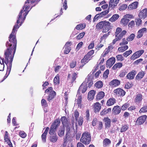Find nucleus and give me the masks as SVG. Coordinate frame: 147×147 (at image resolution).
<instances>
[{
  "instance_id": "393cba45",
  "label": "nucleus",
  "mask_w": 147,
  "mask_h": 147,
  "mask_svg": "<svg viewBox=\"0 0 147 147\" xmlns=\"http://www.w3.org/2000/svg\"><path fill=\"white\" fill-rule=\"evenodd\" d=\"M138 5V2H134L129 5L128 9H136Z\"/></svg>"
},
{
  "instance_id": "6ab92c4d",
  "label": "nucleus",
  "mask_w": 147,
  "mask_h": 147,
  "mask_svg": "<svg viewBox=\"0 0 147 147\" xmlns=\"http://www.w3.org/2000/svg\"><path fill=\"white\" fill-rule=\"evenodd\" d=\"M112 111L115 114H118L121 111V108L120 107L118 106H115L113 108Z\"/></svg>"
},
{
  "instance_id": "6e6552de",
  "label": "nucleus",
  "mask_w": 147,
  "mask_h": 147,
  "mask_svg": "<svg viewBox=\"0 0 147 147\" xmlns=\"http://www.w3.org/2000/svg\"><path fill=\"white\" fill-rule=\"evenodd\" d=\"M144 50H140L135 52L131 57V59L134 60L140 57L144 53Z\"/></svg>"
},
{
  "instance_id": "13d9d810",
  "label": "nucleus",
  "mask_w": 147,
  "mask_h": 147,
  "mask_svg": "<svg viewBox=\"0 0 147 147\" xmlns=\"http://www.w3.org/2000/svg\"><path fill=\"white\" fill-rule=\"evenodd\" d=\"M129 104L126 103L124 104L121 107V109L123 110H125L129 107Z\"/></svg>"
},
{
  "instance_id": "0e129e2a",
  "label": "nucleus",
  "mask_w": 147,
  "mask_h": 147,
  "mask_svg": "<svg viewBox=\"0 0 147 147\" xmlns=\"http://www.w3.org/2000/svg\"><path fill=\"white\" fill-rule=\"evenodd\" d=\"M135 21L137 25L139 26L141 24L142 20L139 18L136 19Z\"/></svg>"
},
{
  "instance_id": "49530a36",
  "label": "nucleus",
  "mask_w": 147,
  "mask_h": 147,
  "mask_svg": "<svg viewBox=\"0 0 147 147\" xmlns=\"http://www.w3.org/2000/svg\"><path fill=\"white\" fill-rule=\"evenodd\" d=\"M64 133V128L63 127L59 130L58 132V135L59 136H63Z\"/></svg>"
},
{
  "instance_id": "a211bd4d",
  "label": "nucleus",
  "mask_w": 147,
  "mask_h": 147,
  "mask_svg": "<svg viewBox=\"0 0 147 147\" xmlns=\"http://www.w3.org/2000/svg\"><path fill=\"white\" fill-rule=\"evenodd\" d=\"M143 99L142 96L141 94H138L136 95L134 99V101L136 103H140Z\"/></svg>"
},
{
  "instance_id": "8fccbe9b",
  "label": "nucleus",
  "mask_w": 147,
  "mask_h": 147,
  "mask_svg": "<svg viewBox=\"0 0 147 147\" xmlns=\"http://www.w3.org/2000/svg\"><path fill=\"white\" fill-rule=\"evenodd\" d=\"M127 7V5L124 4L121 5L119 7V9L120 10H123L125 9Z\"/></svg>"
},
{
  "instance_id": "72a5a7b5",
  "label": "nucleus",
  "mask_w": 147,
  "mask_h": 147,
  "mask_svg": "<svg viewBox=\"0 0 147 147\" xmlns=\"http://www.w3.org/2000/svg\"><path fill=\"white\" fill-rule=\"evenodd\" d=\"M119 17V16L115 14L113 15L109 19V20L111 22H114L117 20Z\"/></svg>"
},
{
  "instance_id": "052dcab7",
  "label": "nucleus",
  "mask_w": 147,
  "mask_h": 147,
  "mask_svg": "<svg viewBox=\"0 0 147 147\" xmlns=\"http://www.w3.org/2000/svg\"><path fill=\"white\" fill-rule=\"evenodd\" d=\"M85 33L84 32H83L80 34L79 35L77 36V38L78 39H80L83 37L85 35Z\"/></svg>"
},
{
  "instance_id": "4be33fe9",
  "label": "nucleus",
  "mask_w": 147,
  "mask_h": 147,
  "mask_svg": "<svg viewBox=\"0 0 147 147\" xmlns=\"http://www.w3.org/2000/svg\"><path fill=\"white\" fill-rule=\"evenodd\" d=\"M49 129V127H47L46 128L44 132L42 134L41 136L42 139V142H45L46 141V137L48 131Z\"/></svg>"
},
{
  "instance_id": "338daca9",
  "label": "nucleus",
  "mask_w": 147,
  "mask_h": 147,
  "mask_svg": "<svg viewBox=\"0 0 147 147\" xmlns=\"http://www.w3.org/2000/svg\"><path fill=\"white\" fill-rule=\"evenodd\" d=\"M102 58V57H101L100 59H99L97 63V65H101L103 63L104 61V59Z\"/></svg>"
},
{
  "instance_id": "864d4df0",
  "label": "nucleus",
  "mask_w": 147,
  "mask_h": 147,
  "mask_svg": "<svg viewBox=\"0 0 147 147\" xmlns=\"http://www.w3.org/2000/svg\"><path fill=\"white\" fill-rule=\"evenodd\" d=\"M94 51L93 50H92L89 51L86 55L88 57H89V58H90V59H91L92 58L91 56L94 54Z\"/></svg>"
},
{
  "instance_id": "f704fd0d",
  "label": "nucleus",
  "mask_w": 147,
  "mask_h": 147,
  "mask_svg": "<svg viewBox=\"0 0 147 147\" xmlns=\"http://www.w3.org/2000/svg\"><path fill=\"white\" fill-rule=\"evenodd\" d=\"M59 76L58 75H57L54 79L53 82L54 84L55 85L59 84Z\"/></svg>"
},
{
  "instance_id": "c85d7f7f",
  "label": "nucleus",
  "mask_w": 147,
  "mask_h": 147,
  "mask_svg": "<svg viewBox=\"0 0 147 147\" xmlns=\"http://www.w3.org/2000/svg\"><path fill=\"white\" fill-rule=\"evenodd\" d=\"M144 74L145 73L144 71H141L136 76V79L137 80H140L144 77Z\"/></svg>"
},
{
  "instance_id": "4468645a",
  "label": "nucleus",
  "mask_w": 147,
  "mask_h": 147,
  "mask_svg": "<svg viewBox=\"0 0 147 147\" xmlns=\"http://www.w3.org/2000/svg\"><path fill=\"white\" fill-rule=\"evenodd\" d=\"M147 116L146 115H144L140 117L137 120L136 122L140 125L142 124L144 122Z\"/></svg>"
},
{
  "instance_id": "e433bc0d",
  "label": "nucleus",
  "mask_w": 147,
  "mask_h": 147,
  "mask_svg": "<svg viewBox=\"0 0 147 147\" xmlns=\"http://www.w3.org/2000/svg\"><path fill=\"white\" fill-rule=\"evenodd\" d=\"M122 64L121 63H118L115 64L113 67L112 68L113 69H115L117 68H120L122 66Z\"/></svg>"
},
{
  "instance_id": "2eb2a0df",
  "label": "nucleus",
  "mask_w": 147,
  "mask_h": 147,
  "mask_svg": "<svg viewBox=\"0 0 147 147\" xmlns=\"http://www.w3.org/2000/svg\"><path fill=\"white\" fill-rule=\"evenodd\" d=\"M115 58L112 57L109 59L107 61L106 65L107 67H110L115 63Z\"/></svg>"
},
{
  "instance_id": "dca6fc26",
  "label": "nucleus",
  "mask_w": 147,
  "mask_h": 147,
  "mask_svg": "<svg viewBox=\"0 0 147 147\" xmlns=\"http://www.w3.org/2000/svg\"><path fill=\"white\" fill-rule=\"evenodd\" d=\"M101 108V105L99 103L97 102L94 104V110L95 112L96 113L99 112Z\"/></svg>"
},
{
  "instance_id": "aec40b11",
  "label": "nucleus",
  "mask_w": 147,
  "mask_h": 147,
  "mask_svg": "<svg viewBox=\"0 0 147 147\" xmlns=\"http://www.w3.org/2000/svg\"><path fill=\"white\" fill-rule=\"evenodd\" d=\"M147 31V29L145 28H143L139 30L138 33L137 37H141L143 34Z\"/></svg>"
},
{
  "instance_id": "c756f323",
  "label": "nucleus",
  "mask_w": 147,
  "mask_h": 147,
  "mask_svg": "<svg viewBox=\"0 0 147 147\" xmlns=\"http://www.w3.org/2000/svg\"><path fill=\"white\" fill-rule=\"evenodd\" d=\"M106 21H102L99 22L96 25V27L100 29L103 28L105 25L107 24V23L105 22Z\"/></svg>"
},
{
  "instance_id": "a878e982",
  "label": "nucleus",
  "mask_w": 147,
  "mask_h": 147,
  "mask_svg": "<svg viewBox=\"0 0 147 147\" xmlns=\"http://www.w3.org/2000/svg\"><path fill=\"white\" fill-rule=\"evenodd\" d=\"M71 77V82H73L77 77V74L75 73H73L72 74H69L68 76V78H69Z\"/></svg>"
},
{
  "instance_id": "a18cd8bd",
  "label": "nucleus",
  "mask_w": 147,
  "mask_h": 147,
  "mask_svg": "<svg viewBox=\"0 0 147 147\" xmlns=\"http://www.w3.org/2000/svg\"><path fill=\"white\" fill-rule=\"evenodd\" d=\"M147 112V105L144 106L140 110L139 112L140 113Z\"/></svg>"
},
{
  "instance_id": "79ce46f5",
  "label": "nucleus",
  "mask_w": 147,
  "mask_h": 147,
  "mask_svg": "<svg viewBox=\"0 0 147 147\" xmlns=\"http://www.w3.org/2000/svg\"><path fill=\"white\" fill-rule=\"evenodd\" d=\"M77 96H78V98L76 99V101L77 102L78 105L80 106L82 101V97L78 94H77Z\"/></svg>"
},
{
  "instance_id": "7ed1b4c3",
  "label": "nucleus",
  "mask_w": 147,
  "mask_h": 147,
  "mask_svg": "<svg viewBox=\"0 0 147 147\" xmlns=\"http://www.w3.org/2000/svg\"><path fill=\"white\" fill-rule=\"evenodd\" d=\"M93 76L91 74L88 75L86 78L85 82H83L79 87L78 92L81 91L82 93L85 92L87 89V86L88 87H90L93 84Z\"/></svg>"
},
{
  "instance_id": "f257e3e1",
  "label": "nucleus",
  "mask_w": 147,
  "mask_h": 147,
  "mask_svg": "<svg viewBox=\"0 0 147 147\" xmlns=\"http://www.w3.org/2000/svg\"><path fill=\"white\" fill-rule=\"evenodd\" d=\"M19 28V26H17L16 25L14 26L12 32L9 37V41L6 43L7 49L4 52L5 61L3 58L0 57V63L4 66L5 62L7 66V73L1 82L7 78L11 71L12 63L16 49L17 40L16 34Z\"/></svg>"
},
{
  "instance_id": "3c124183",
  "label": "nucleus",
  "mask_w": 147,
  "mask_h": 147,
  "mask_svg": "<svg viewBox=\"0 0 147 147\" xmlns=\"http://www.w3.org/2000/svg\"><path fill=\"white\" fill-rule=\"evenodd\" d=\"M109 52V51L108 50V49L106 48L101 55V57L106 56L108 54Z\"/></svg>"
},
{
  "instance_id": "37998d69",
  "label": "nucleus",
  "mask_w": 147,
  "mask_h": 147,
  "mask_svg": "<svg viewBox=\"0 0 147 147\" xmlns=\"http://www.w3.org/2000/svg\"><path fill=\"white\" fill-rule=\"evenodd\" d=\"M50 121V119L49 116H46L45 117L43 123L45 125L46 124Z\"/></svg>"
},
{
  "instance_id": "f03ea898",
  "label": "nucleus",
  "mask_w": 147,
  "mask_h": 147,
  "mask_svg": "<svg viewBox=\"0 0 147 147\" xmlns=\"http://www.w3.org/2000/svg\"><path fill=\"white\" fill-rule=\"evenodd\" d=\"M37 3L35 0H27L18 16L16 23L15 25L19 26V27L21 26L29 11Z\"/></svg>"
},
{
  "instance_id": "603ef678",
  "label": "nucleus",
  "mask_w": 147,
  "mask_h": 147,
  "mask_svg": "<svg viewBox=\"0 0 147 147\" xmlns=\"http://www.w3.org/2000/svg\"><path fill=\"white\" fill-rule=\"evenodd\" d=\"M116 58L117 60L119 61H122L124 59V58L122 55H119L117 56Z\"/></svg>"
},
{
  "instance_id": "5701e85b",
  "label": "nucleus",
  "mask_w": 147,
  "mask_h": 147,
  "mask_svg": "<svg viewBox=\"0 0 147 147\" xmlns=\"http://www.w3.org/2000/svg\"><path fill=\"white\" fill-rule=\"evenodd\" d=\"M105 22L107 23V24H105L104 25L103 28H105V29H103L102 31L103 32H107L110 28L111 24L110 22L108 21H106Z\"/></svg>"
},
{
  "instance_id": "9b49d317",
  "label": "nucleus",
  "mask_w": 147,
  "mask_h": 147,
  "mask_svg": "<svg viewBox=\"0 0 147 147\" xmlns=\"http://www.w3.org/2000/svg\"><path fill=\"white\" fill-rule=\"evenodd\" d=\"M120 84V81L117 79H114L112 80L109 83V85L112 87H116Z\"/></svg>"
},
{
  "instance_id": "f3484780",
  "label": "nucleus",
  "mask_w": 147,
  "mask_h": 147,
  "mask_svg": "<svg viewBox=\"0 0 147 147\" xmlns=\"http://www.w3.org/2000/svg\"><path fill=\"white\" fill-rule=\"evenodd\" d=\"M136 74L135 71L132 70L131 72L129 73L126 76L127 78L129 80H132L134 78Z\"/></svg>"
},
{
  "instance_id": "4d7b16f0",
  "label": "nucleus",
  "mask_w": 147,
  "mask_h": 147,
  "mask_svg": "<svg viewBox=\"0 0 147 147\" xmlns=\"http://www.w3.org/2000/svg\"><path fill=\"white\" fill-rule=\"evenodd\" d=\"M127 41L124 38L122 39V42L120 43V46H123L127 44Z\"/></svg>"
},
{
  "instance_id": "774afa93",
  "label": "nucleus",
  "mask_w": 147,
  "mask_h": 147,
  "mask_svg": "<svg viewBox=\"0 0 147 147\" xmlns=\"http://www.w3.org/2000/svg\"><path fill=\"white\" fill-rule=\"evenodd\" d=\"M65 49L64 51V53L65 54L68 53L71 50L70 47H65Z\"/></svg>"
},
{
  "instance_id": "5fc2aeb1",
  "label": "nucleus",
  "mask_w": 147,
  "mask_h": 147,
  "mask_svg": "<svg viewBox=\"0 0 147 147\" xmlns=\"http://www.w3.org/2000/svg\"><path fill=\"white\" fill-rule=\"evenodd\" d=\"M122 29L120 28H117L115 32V36L117 37L118 35L121 32Z\"/></svg>"
},
{
  "instance_id": "bb28decb",
  "label": "nucleus",
  "mask_w": 147,
  "mask_h": 147,
  "mask_svg": "<svg viewBox=\"0 0 147 147\" xmlns=\"http://www.w3.org/2000/svg\"><path fill=\"white\" fill-rule=\"evenodd\" d=\"M105 96V93L104 92L101 91L99 92L97 95L96 99L100 100L103 98Z\"/></svg>"
},
{
  "instance_id": "b1692460",
  "label": "nucleus",
  "mask_w": 147,
  "mask_h": 147,
  "mask_svg": "<svg viewBox=\"0 0 147 147\" xmlns=\"http://www.w3.org/2000/svg\"><path fill=\"white\" fill-rule=\"evenodd\" d=\"M116 102L115 99L114 98L109 99L107 101L106 105L108 106H110L114 104Z\"/></svg>"
},
{
  "instance_id": "4c0bfd02",
  "label": "nucleus",
  "mask_w": 147,
  "mask_h": 147,
  "mask_svg": "<svg viewBox=\"0 0 147 147\" xmlns=\"http://www.w3.org/2000/svg\"><path fill=\"white\" fill-rule=\"evenodd\" d=\"M111 142L110 140L108 139L105 138L103 141V146H107L108 145L110 144Z\"/></svg>"
},
{
  "instance_id": "e2e57ef3",
  "label": "nucleus",
  "mask_w": 147,
  "mask_h": 147,
  "mask_svg": "<svg viewBox=\"0 0 147 147\" xmlns=\"http://www.w3.org/2000/svg\"><path fill=\"white\" fill-rule=\"evenodd\" d=\"M8 138V133L7 131L5 132V135H4V140L5 142H6L9 140Z\"/></svg>"
},
{
  "instance_id": "412c9836",
  "label": "nucleus",
  "mask_w": 147,
  "mask_h": 147,
  "mask_svg": "<svg viewBox=\"0 0 147 147\" xmlns=\"http://www.w3.org/2000/svg\"><path fill=\"white\" fill-rule=\"evenodd\" d=\"M96 93V91L94 90H91L88 93V99L89 100H92L94 96Z\"/></svg>"
},
{
  "instance_id": "39448f33",
  "label": "nucleus",
  "mask_w": 147,
  "mask_h": 147,
  "mask_svg": "<svg viewBox=\"0 0 147 147\" xmlns=\"http://www.w3.org/2000/svg\"><path fill=\"white\" fill-rule=\"evenodd\" d=\"M91 139L90 134L88 132H85L82 134L80 141L85 144H88L91 141Z\"/></svg>"
},
{
  "instance_id": "bf43d9fd",
  "label": "nucleus",
  "mask_w": 147,
  "mask_h": 147,
  "mask_svg": "<svg viewBox=\"0 0 147 147\" xmlns=\"http://www.w3.org/2000/svg\"><path fill=\"white\" fill-rule=\"evenodd\" d=\"M109 71L108 69H107L104 73L103 74V77L105 79L108 77V75L109 74Z\"/></svg>"
},
{
  "instance_id": "423d86ee",
  "label": "nucleus",
  "mask_w": 147,
  "mask_h": 147,
  "mask_svg": "<svg viewBox=\"0 0 147 147\" xmlns=\"http://www.w3.org/2000/svg\"><path fill=\"white\" fill-rule=\"evenodd\" d=\"M45 93H49V94L48 96V100L49 101L53 98L54 96L56 95L55 92L53 90L52 88L50 87L48 88L45 91Z\"/></svg>"
},
{
  "instance_id": "09e8293b",
  "label": "nucleus",
  "mask_w": 147,
  "mask_h": 147,
  "mask_svg": "<svg viewBox=\"0 0 147 147\" xmlns=\"http://www.w3.org/2000/svg\"><path fill=\"white\" fill-rule=\"evenodd\" d=\"M135 35L134 34H132L127 38V40L128 41H132L134 39Z\"/></svg>"
},
{
  "instance_id": "c9c22d12",
  "label": "nucleus",
  "mask_w": 147,
  "mask_h": 147,
  "mask_svg": "<svg viewBox=\"0 0 147 147\" xmlns=\"http://www.w3.org/2000/svg\"><path fill=\"white\" fill-rule=\"evenodd\" d=\"M86 27V25L85 24H82L78 25L75 28L77 30H82L84 28Z\"/></svg>"
},
{
  "instance_id": "69168bd1",
  "label": "nucleus",
  "mask_w": 147,
  "mask_h": 147,
  "mask_svg": "<svg viewBox=\"0 0 147 147\" xmlns=\"http://www.w3.org/2000/svg\"><path fill=\"white\" fill-rule=\"evenodd\" d=\"M19 135L20 137L23 138H25L26 136V134L24 131L20 132L19 133Z\"/></svg>"
},
{
  "instance_id": "de8ad7c7",
  "label": "nucleus",
  "mask_w": 147,
  "mask_h": 147,
  "mask_svg": "<svg viewBox=\"0 0 147 147\" xmlns=\"http://www.w3.org/2000/svg\"><path fill=\"white\" fill-rule=\"evenodd\" d=\"M132 50H129L124 52L123 53V55L124 57H126L131 54L132 53Z\"/></svg>"
},
{
  "instance_id": "c03bdc74",
  "label": "nucleus",
  "mask_w": 147,
  "mask_h": 147,
  "mask_svg": "<svg viewBox=\"0 0 147 147\" xmlns=\"http://www.w3.org/2000/svg\"><path fill=\"white\" fill-rule=\"evenodd\" d=\"M126 31L125 30H123L118 35L117 37L120 40L123 37L124 35L126 34Z\"/></svg>"
},
{
  "instance_id": "ea45409f",
  "label": "nucleus",
  "mask_w": 147,
  "mask_h": 147,
  "mask_svg": "<svg viewBox=\"0 0 147 147\" xmlns=\"http://www.w3.org/2000/svg\"><path fill=\"white\" fill-rule=\"evenodd\" d=\"M129 21V19L127 18H123L121 20V23L123 24L124 26H125L127 25L128 22Z\"/></svg>"
},
{
  "instance_id": "680f3d73",
  "label": "nucleus",
  "mask_w": 147,
  "mask_h": 147,
  "mask_svg": "<svg viewBox=\"0 0 147 147\" xmlns=\"http://www.w3.org/2000/svg\"><path fill=\"white\" fill-rule=\"evenodd\" d=\"M76 61H72L70 64V67L71 68H74L76 66Z\"/></svg>"
},
{
  "instance_id": "9d476101",
  "label": "nucleus",
  "mask_w": 147,
  "mask_h": 147,
  "mask_svg": "<svg viewBox=\"0 0 147 147\" xmlns=\"http://www.w3.org/2000/svg\"><path fill=\"white\" fill-rule=\"evenodd\" d=\"M138 16L141 19H144L147 17V9L142 10L139 13Z\"/></svg>"
},
{
  "instance_id": "2f4dec72",
  "label": "nucleus",
  "mask_w": 147,
  "mask_h": 147,
  "mask_svg": "<svg viewBox=\"0 0 147 147\" xmlns=\"http://www.w3.org/2000/svg\"><path fill=\"white\" fill-rule=\"evenodd\" d=\"M111 108H109L107 109H104L100 112V115H105L107 114L109 112H111Z\"/></svg>"
},
{
  "instance_id": "0eeeda50",
  "label": "nucleus",
  "mask_w": 147,
  "mask_h": 147,
  "mask_svg": "<svg viewBox=\"0 0 147 147\" xmlns=\"http://www.w3.org/2000/svg\"><path fill=\"white\" fill-rule=\"evenodd\" d=\"M51 130H50L49 133L50 135V140L53 142H56L58 139V137L57 136L55 131H51Z\"/></svg>"
},
{
  "instance_id": "473e14b6",
  "label": "nucleus",
  "mask_w": 147,
  "mask_h": 147,
  "mask_svg": "<svg viewBox=\"0 0 147 147\" xmlns=\"http://www.w3.org/2000/svg\"><path fill=\"white\" fill-rule=\"evenodd\" d=\"M128 48L127 45H125L124 46L121 47H119L118 51L120 52H123L127 50Z\"/></svg>"
},
{
  "instance_id": "f8f14e48",
  "label": "nucleus",
  "mask_w": 147,
  "mask_h": 147,
  "mask_svg": "<svg viewBox=\"0 0 147 147\" xmlns=\"http://www.w3.org/2000/svg\"><path fill=\"white\" fill-rule=\"evenodd\" d=\"M60 121L59 120H56L54 122L50 128L51 131H55L56 129L60 125Z\"/></svg>"
},
{
  "instance_id": "cd10ccee",
  "label": "nucleus",
  "mask_w": 147,
  "mask_h": 147,
  "mask_svg": "<svg viewBox=\"0 0 147 147\" xmlns=\"http://www.w3.org/2000/svg\"><path fill=\"white\" fill-rule=\"evenodd\" d=\"M104 121L106 127H109L110 126V119L108 118H105L104 119Z\"/></svg>"
},
{
  "instance_id": "a19ab883",
  "label": "nucleus",
  "mask_w": 147,
  "mask_h": 147,
  "mask_svg": "<svg viewBox=\"0 0 147 147\" xmlns=\"http://www.w3.org/2000/svg\"><path fill=\"white\" fill-rule=\"evenodd\" d=\"M95 86L98 88H101L103 86L102 82L100 81H98L96 83Z\"/></svg>"
},
{
  "instance_id": "20e7f679",
  "label": "nucleus",
  "mask_w": 147,
  "mask_h": 147,
  "mask_svg": "<svg viewBox=\"0 0 147 147\" xmlns=\"http://www.w3.org/2000/svg\"><path fill=\"white\" fill-rule=\"evenodd\" d=\"M61 119L63 127H66V135H67L71 131L74 129V122H72V124L69 123L67 118L64 116L62 117Z\"/></svg>"
},
{
  "instance_id": "7c9ffc66",
  "label": "nucleus",
  "mask_w": 147,
  "mask_h": 147,
  "mask_svg": "<svg viewBox=\"0 0 147 147\" xmlns=\"http://www.w3.org/2000/svg\"><path fill=\"white\" fill-rule=\"evenodd\" d=\"M90 59H91L90 58H89V57H88L86 55L84 56L83 59L81 60V62L82 63L85 64L86 63H88Z\"/></svg>"
},
{
  "instance_id": "6e6d98bb",
  "label": "nucleus",
  "mask_w": 147,
  "mask_h": 147,
  "mask_svg": "<svg viewBox=\"0 0 147 147\" xmlns=\"http://www.w3.org/2000/svg\"><path fill=\"white\" fill-rule=\"evenodd\" d=\"M41 105L43 107H46L47 106V102L44 99H42L41 100Z\"/></svg>"
},
{
  "instance_id": "58836bf2",
  "label": "nucleus",
  "mask_w": 147,
  "mask_h": 147,
  "mask_svg": "<svg viewBox=\"0 0 147 147\" xmlns=\"http://www.w3.org/2000/svg\"><path fill=\"white\" fill-rule=\"evenodd\" d=\"M129 128L128 126L127 125H122L121 128L120 132H123L126 131Z\"/></svg>"
},
{
  "instance_id": "ddd939ff",
  "label": "nucleus",
  "mask_w": 147,
  "mask_h": 147,
  "mask_svg": "<svg viewBox=\"0 0 147 147\" xmlns=\"http://www.w3.org/2000/svg\"><path fill=\"white\" fill-rule=\"evenodd\" d=\"M114 93L118 96H123L125 94V92L121 88H117L114 90Z\"/></svg>"
},
{
  "instance_id": "1a4fd4ad",
  "label": "nucleus",
  "mask_w": 147,
  "mask_h": 147,
  "mask_svg": "<svg viewBox=\"0 0 147 147\" xmlns=\"http://www.w3.org/2000/svg\"><path fill=\"white\" fill-rule=\"evenodd\" d=\"M119 1V0H110L109 2L108 9H114L117 6Z\"/></svg>"
}]
</instances>
